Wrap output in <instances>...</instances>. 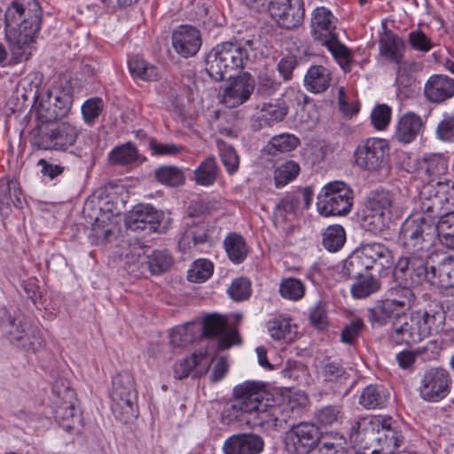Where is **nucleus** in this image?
I'll return each mask as SVG.
<instances>
[{"instance_id":"obj_51","label":"nucleus","mask_w":454,"mask_h":454,"mask_svg":"<svg viewBox=\"0 0 454 454\" xmlns=\"http://www.w3.org/2000/svg\"><path fill=\"white\" fill-rule=\"evenodd\" d=\"M155 177L160 184L176 187L184 183V175L183 171L172 165H166L158 168L155 170Z\"/></svg>"},{"instance_id":"obj_49","label":"nucleus","mask_w":454,"mask_h":454,"mask_svg":"<svg viewBox=\"0 0 454 454\" xmlns=\"http://www.w3.org/2000/svg\"><path fill=\"white\" fill-rule=\"evenodd\" d=\"M430 351V355H427L426 358L429 359L434 357L438 353V345L434 340L429 341L425 347L419 348L415 351H402L396 355V361L400 367L403 369L410 368L415 362L416 356L423 355L427 351Z\"/></svg>"},{"instance_id":"obj_59","label":"nucleus","mask_w":454,"mask_h":454,"mask_svg":"<svg viewBox=\"0 0 454 454\" xmlns=\"http://www.w3.org/2000/svg\"><path fill=\"white\" fill-rule=\"evenodd\" d=\"M213 263L207 259H199L193 262L188 270L187 278L191 282H204L213 274Z\"/></svg>"},{"instance_id":"obj_43","label":"nucleus","mask_w":454,"mask_h":454,"mask_svg":"<svg viewBox=\"0 0 454 454\" xmlns=\"http://www.w3.org/2000/svg\"><path fill=\"white\" fill-rule=\"evenodd\" d=\"M435 224V232L441 243L448 248H454V211L442 213Z\"/></svg>"},{"instance_id":"obj_6","label":"nucleus","mask_w":454,"mask_h":454,"mask_svg":"<svg viewBox=\"0 0 454 454\" xmlns=\"http://www.w3.org/2000/svg\"><path fill=\"white\" fill-rule=\"evenodd\" d=\"M394 263L391 251L383 244L363 245L344 262L342 272L349 278H356L374 270L379 273Z\"/></svg>"},{"instance_id":"obj_37","label":"nucleus","mask_w":454,"mask_h":454,"mask_svg":"<svg viewBox=\"0 0 454 454\" xmlns=\"http://www.w3.org/2000/svg\"><path fill=\"white\" fill-rule=\"evenodd\" d=\"M400 284L403 286H396L391 287L387 293V299L391 301V302L400 310V312L403 313L406 310H409L415 302L416 296L413 291L410 288V286H417L416 284L411 283H404L400 279H396Z\"/></svg>"},{"instance_id":"obj_61","label":"nucleus","mask_w":454,"mask_h":454,"mask_svg":"<svg viewBox=\"0 0 454 454\" xmlns=\"http://www.w3.org/2000/svg\"><path fill=\"white\" fill-rule=\"evenodd\" d=\"M345 371L340 364L324 361L317 369V377L325 382H333L343 377Z\"/></svg>"},{"instance_id":"obj_41","label":"nucleus","mask_w":454,"mask_h":454,"mask_svg":"<svg viewBox=\"0 0 454 454\" xmlns=\"http://www.w3.org/2000/svg\"><path fill=\"white\" fill-rule=\"evenodd\" d=\"M219 174V167L214 157L204 160L193 171L194 182L201 186H210L215 184Z\"/></svg>"},{"instance_id":"obj_46","label":"nucleus","mask_w":454,"mask_h":454,"mask_svg":"<svg viewBox=\"0 0 454 454\" xmlns=\"http://www.w3.org/2000/svg\"><path fill=\"white\" fill-rule=\"evenodd\" d=\"M138 157L137 147L130 142L114 147L108 154L110 163L114 165L132 164L138 160Z\"/></svg>"},{"instance_id":"obj_44","label":"nucleus","mask_w":454,"mask_h":454,"mask_svg":"<svg viewBox=\"0 0 454 454\" xmlns=\"http://www.w3.org/2000/svg\"><path fill=\"white\" fill-rule=\"evenodd\" d=\"M128 66L131 74L143 81H154L159 77L158 68L139 56L130 57Z\"/></svg>"},{"instance_id":"obj_21","label":"nucleus","mask_w":454,"mask_h":454,"mask_svg":"<svg viewBox=\"0 0 454 454\" xmlns=\"http://www.w3.org/2000/svg\"><path fill=\"white\" fill-rule=\"evenodd\" d=\"M265 393L266 385L262 381L247 380L239 384L233 388L232 408L248 414L260 405Z\"/></svg>"},{"instance_id":"obj_5","label":"nucleus","mask_w":454,"mask_h":454,"mask_svg":"<svg viewBox=\"0 0 454 454\" xmlns=\"http://www.w3.org/2000/svg\"><path fill=\"white\" fill-rule=\"evenodd\" d=\"M121 189V187L112 184L105 185L90 200L86 201L84 211L92 207H98L99 210L94 217L91 233L89 236L91 244H106L113 234L114 219L120 214L118 193Z\"/></svg>"},{"instance_id":"obj_26","label":"nucleus","mask_w":454,"mask_h":454,"mask_svg":"<svg viewBox=\"0 0 454 454\" xmlns=\"http://www.w3.org/2000/svg\"><path fill=\"white\" fill-rule=\"evenodd\" d=\"M161 214L150 205H140L134 207L125 219L126 227L131 231H155Z\"/></svg>"},{"instance_id":"obj_11","label":"nucleus","mask_w":454,"mask_h":454,"mask_svg":"<svg viewBox=\"0 0 454 454\" xmlns=\"http://www.w3.org/2000/svg\"><path fill=\"white\" fill-rule=\"evenodd\" d=\"M111 399L112 411L118 419L128 423L137 417V395L130 373L121 372L114 378Z\"/></svg>"},{"instance_id":"obj_2","label":"nucleus","mask_w":454,"mask_h":454,"mask_svg":"<svg viewBox=\"0 0 454 454\" xmlns=\"http://www.w3.org/2000/svg\"><path fill=\"white\" fill-rule=\"evenodd\" d=\"M435 218L426 212H420L415 203L413 214L402 224L399 241L406 255L400 257L394 270V277L403 280L415 267L414 262L430 258L435 234Z\"/></svg>"},{"instance_id":"obj_19","label":"nucleus","mask_w":454,"mask_h":454,"mask_svg":"<svg viewBox=\"0 0 454 454\" xmlns=\"http://www.w3.org/2000/svg\"><path fill=\"white\" fill-rule=\"evenodd\" d=\"M200 329V336L218 337L217 347L221 350L228 349L241 341L236 327L229 326L226 318L218 314L205 317Z\"/></svg>"},{"instance_id":"obj_64","label":"nucleus","mask_w":454,"mask_h":454,"mask_svg":"<svg viewBox=\"0 0 454 454\" xmlns=\"http://www.w3.org/2000/svg\"><path fill=\"white\" fill-rule=\"evenodd\" d=\"M435 135L441 141L454 142V114H443L442 119L436 127Z\"/></svg>"},{"instance_id":"obj_20","label":"nucleus","mask_w":454,"mask_h":454,"mask_svg":"<svg viewBox=\"0 0 454 454\" xmlns=\"http://www.w3.org/2000/svg\"><path fill=\"white\" fill-rule=\"evenodd\" d=\"M267 9L272 19L287 29L300 26L305 12L302 0H270Z\"/></svg>"},{"instance_id":"obj_57","label":"nucleus","mask_w":454,"mask_h":454,"mask_svg":"<svg viewBox=\"0 0 454 454\" xmlns=\"http://www.w3.org/2000/svg\"><path fill=\"white\" fill-rule=\"evenodd\" d=\"M53 92L49 91L43 96L36 107L37 118L42 122H51L59 119Z\"/></svg>"},{"instance_id":"obj_33","label":"nucleus","mask_w":454,"mask_h":454,"mask_svg":"<svg viewBox=\"0 0 454 454\" xmlns=\"http://www.w3.org/2000/svg\"><path fill=\"white\" fill-rule=\"evenodd\" d=\"M247 415L246 421L251 427L277 426L278 421H283L281 406L267 405L263 400Z\"/></svg>"},{"instance_id":"obj_13","label":"nucleus","mask_w":454,"mask_h":454,"mask_svg":"<svg viewBox=\"0 0 454 454\" xmlns=\"http://www.w3.org/2000/svg\"><path fill=\"white\" fill-rule=\"evenodd\" d=\"M354 193L344 182L326 184L317 195V208L323 216L345 215L352 208Z\"/></svg>"},{"instance_id":"obj_63","label":"nucleus","mask_w":454,"mask_h":454,"mask_svg":"<svg viewBox=\"0 0 454 454\" xmlns=\"http://www.w3.org/2000/svg\"><path fill=\"white\" fill-rule=\"evenodd\" d=\"M392 110L386 104L376 106L371 113V121L372 126L378 130H384L389 125L391 121Z\"/></svg>"},{"instance_id":"obj_54","label":"nucleus","mask_w":454,"mask_h":454,"mask_svg":"<svg viewBox=\"0 0 454 454\" xmlns=\"http://www.w3.org/2000/svg\"><path fill=\"white\" fill-rule=\"evenodd\" d=\"M345 241L346 233L340 225H330L323 233V245L330 252L338 251L343 247Z\"/></svg>"},{"instance_id":"obj_24","label":"nucleus","mask_w":454,"mask_h":454,"mask_svg":"<svg viewBox=\"0 0 454 454\" xmlns=\"http://www.w3.org/2000/svg\"><path fill=\"white\" fill-rule=\"evenodd\" d=\"M174 51L183 58L192 57L200 49L202 40L199 29L190 25L177 27L171 35Z\"/></svg>"},{"instance_id":"obj_42","label":"nucleus","mask_w":454,"mask_h":454,"mask_svg":"<svg viewBox=\"0 0 454 454\" xmlns=\"http://www.w3.org/2000/svg\"><path fill=\"white\" fill-rule=\"evenodd\" d=\"M200 325L192 322L176 326L170 333V342L177 347L187 345L200 336Z\"/></svg>"},{"instance_id":"obj_1","label":"nucleus","mask_w":454,"mask_h":454,"mask_svg":"<svg viewBox=\"0 0 454 454\" xmlns=\"http://www.w3.org/2000/svg\"><path fill=\"white\" fill-rule=\"evenodd\" d=\"M42 9L37 0H14L4 15L5 39L10 44V64L28 60L40 29Z\"/></svg>"},{"instance_id":"obj_14","label":"nucleus","mask_w":454,"mask_h":454,"mask_svg":"<svg viewBox=\"0 0 454 454\" xmlns=\"http://www.w3.org/2000/svg\"><path fill=\"white\" fill-rule=\"evenodd\" d=\"M52 394L55 419L64 430L70 432L81 423V416L74 408V391L66 380L60 379L54 382Z\"/></svg>"},{"instance_id":"obj_47","label":"nucleus","mask_w":454,"mask_h":454,"mask_svg":"<svg viewBox=\"0 0 454 454\" xmlns=\"http://www.w3.org/2000/svg\"><path fill=\"white\" fill-rule=\"evenodd\" d=\"M305 292V285L299 278H285L279 283L278 293L286 300L298 301L304 297Z\"/></svg>"},{"instance_id":"obj_55","label":"nucleus","mask_w":454,"mask_h":454,"mask_svg":"<svg viewBox=\"0 0 454 454\" xmlns=\"http://www.w3.org/2000/svg\"><path fill=\"white\" fill-rule=\"evenodd\" d=\"M299 201L294 195H287L283 198L275 207L274 217L276 222L283 223L291 221L296 215Z\"/></svg>"},{"instance_id":"obj_7","label":"nucleus","mask_w":454,"mask_h":454,"mask_svg":"<svg viewBox=\"0 0 454 454\" xmlns=\"http://www.w3.org/2000/svg\"><path fill=\"white\" fill-rule=\"evenodd\" d=\"M247 54L241 47L231 42L222 43L215 46L205 58L206 71L215 81L231 78L233 71L244 67Z\"/></svg>"},{"instance_id":"obj_45","label":"nucleus","mask_w":454,"mask_h":454,"mask_svg":"<svg viewBox=\"0 0 454 454\" xmlns=\"http://www.w3.org/2000/svg\"><path fill=\"white\" fill-rule=\"evenodd\" d=\"M356 281L351 286V294L356 299H364L380 288V281L368 272L356 278Z\"/></svg>"},{"instance_id":"obj_29","label":"nucleus","mask_w":454,"mask_h":454,"mask_svg":"<svg viewBox=\"0 0 454 454\" xmlns=\"http://www.w3.org/2000/svg\"><path fill=\"white\" fill-rule=\"evenodd\" d=\"M262 449V439L253 434L232 435L225 440L223 446L225 454H259Z\"/></svg>"},{"instance_id":"obj_17","label":"nucleus","mask_w":454,"mask_h":454,"mask_svg":"<svg viewBox=\"0 0 454 454\" xmlns=\"http://www.w3.org/2000/svg\"><path fill=\"white\" fill-rule=\"evenodd\" d=\"M321 439V432L315 424L302 422L286 433L285 444L291 454H309L318 446Z\"/></svg>"},{"instance_id":"obj_40","label":"nucleus","mask_w":454,"mask_h":454,"mask_svg":"<svg viewBox=\"0 0 454 454\" xmlns=\"http://www.w3.org/2000/svg\"><path fill=\"white\" fill-rule=\"evenodd\" d=\"M288 109L289 104L281 97L262 106L260 119L267 125H273L284 120Z\"/></svg>"},{"instance_id":"obj_15","label":"nucleus","mask_w":454,"mask_h":454,"mask_svg":"<svg viewBox=\"0 0 454 454\" xmlns=\"http://www.w3.org/2000/svg\"><path fill=\"white\" fill-rule=\"evenodd\" d=\"M389 147L386 139L370 137L361 141L354 152L355 164L367 171H377L386 164Z\"/></svg>"},{"instance_id":"obj_30","label":"nucleus","mask_w":454,"mask_h":454,"mask_svg":"<svg viewBox=\"0 0 454 454\" xmlns=\"http://www.w3.org/2000/svg\"><path fill=\"white\" fill-rule=\"evenodd\" d=\"M405 43L403 40L393 31L384 29L379 38L380 55L387 60L400 64L403 59Z\"/></svg>"},{"instance_id":"obj_27","label":"nucleus","mask_w":454,"mask_h":454,"mask_svg":"<svg viewBox=\"0 0 454 454\" xmlns=\"http://www.w3.org/2000/svg\"><path fill=\"white\" fill-rule=\"evenodd\" d=\"M336 26L337 19L329 9L321 6L313 10L310 20V30L315 40L323 43L326 39L337 35Z\"/></svg>"},{"instance_id":"obj_52","label":"nucleus","mask_w":454,"mask_h":454,"mask_svg":"<svg viewBox=\"0 0 454 454\" xmlns=\"http://www.w3.org/2000/svg\"><path fill=\"white\" fill-rule=\"evenodd\" d=\"M322 44L328 49L333 57L343 69L349 67L352 60L351 51L338 40L337 35L333 38L326 39L322 43Z\"/></svg>"},{"instance_id":"obj_8","label":"nucleus","mask_w":454,"mask_h":454,"mask_svg":"<svg viewBox=\"0 0 454 454\" xmlns=\"http://www.w3.org/2000/svg\"><path fill=\"white\" fill-rule=\"evenodd\" d=\"M400 215L394 196L387 192H377L367 201L364 226L370 231L381 232Z\"/></svg>"},{"instance_id":"obj_39","label":"nucleus","mask_w":454,"mask_h":454,"mask_svg":"<svg viewBox=\"0 0 454 454\" xmlns=\"http://www.w3.org/2000/svg\"><path fill=\"white\" fill-rule=\"evenodd\" d=\"M223 247L228 258L233 263H241L247 256L248 247L246 240L237 232H231L225 237Z\"/></svg>"},{"instance_id":"obj_56","label":"nucleus","mask_w":454,"mask_h":454,"mask_svg":"<svg viewBox=\"0 0 454 454\" xmlns=\"http://www.w3.org/2000/svg\"><path fill=\"white\" fill-rule=\"evenodd\" d=\"M319 452L321 454H349L346 439L337 433H331L323 437Z\"/></svg>"},{"instance_id":"obj_60","label":"nucleus","mask_w":454,"mask_h":454,"mask_svg":"<svg viewBox=\"0 0 454 454\" xmlns=\"http://www.w3.org/2000/svg\"><path fill=\"white\" fill-rule=\"evenodd\" d=\"M426 172L429 176L443 180L442 176L448 170V161L442 154H430L425 157Z\"/></svg>"},{"instance_id":"obj_35","label":"nucleus","mask_w":454,"mask_h":454,"mask_svg":"<svg viewBox=\"0 0 454 454\" xmlns=\"http://www.w3.org/2000/svg\"><path fill=\"white\" fill-rule=\"evenodd\" d=\"M389 393L381 385L370 384L361 392L358 403L367 410L382 409L386 406Z\"/></svg>"},{"instance_id":"obj_53","label":"nucleus","mask_w":454,"mask_h":454,"mask_svg":"<svg viewBox=\"0 0 454 454\" xmlns=\"http://www.w3.org/2000/svg\"><path fill=\"white\" fill-rule=\"evenodd\" d=\"M306 403L307 396L302 392H288L282 395L281 403H278V406H281L283 421H286L296 410L304 406Z\"/></svg>"},{"instance_id":"obj_38","label":"nucleus","mask_w":454,"mask_h":454,"mask_svg":"<svg viewBox=\"0 0 454 454\" xmlns=\"http://www.w3.org/2000/svg\"><path fill=\"white\" fill-rule=\"evenodd\" d=\"M332 77L329 70L323 66H312L304 76V86L312 93H320L328 89Z\"/></svg>"},{"instance_id":"obj_18","label":"nucleus","mask_w":454,"mask_h":454,"mask_svg":"<svg viewBox=\"0 0 454 454\" xmlns=\"http://www.w3.org/2000/svg\"><path fill=\"white\" fill-rule=\"evenodd\" d=\"M450 385V373L445 369L433 367L420 376L418 391L424 401L437 403L448 395Z\"/></svg>"},{"instance_id":"obj_16","label":"nucleus","mask_w":454,"mask_h":454,"mask_svg":"<svg viewBox=\"0 0 454 454\" xmlns=\"http://www.w3.org/2000/svg\"><path fill=\"white\" fill-rule=\"evenodd\" d=\"M3 332L9 340L28 351L36 352L43 347V338L36 327L30 326L23 317H8L2 325Z\"/></svg>"},{"instance_id":"obj_10","label":"nucleus","mask_w":454,"mask_h":454,"mask_svg":"<svg viewBox=\"0 0 454 454\" xmlns=\"http://www.w3.org/2000/svg\"><path fill=\"white\" fill-rule=\"evenodd\" d=\"M420 212H426L434 218L446 211H454V182L443 178L435 186L426 184L415 202Z\"/></svg>"},{"instance_id":"obj_48","label":"nucleus","mask_w":454,"mask_h":454,"mask_svg":"<svg viewBox=\"0 0 454 454\" xmlns=\"http://www.w3.org/2000/svg\"><path fill=\"white\" fill-rule=\"evenodd\" d=\"M300 165L294 160H287L278 165L273 173L275 186L282 188L294 181L300 173Z\"/></svg>"},{"instance_id":"obj_22","label":"nucleus","mask_w":454,"mask_h":454,"mask_svg":"<svg viewBox=\"0 0 454 454\" xmlns=\"http://www.w3.org/2000/svg\"><path fill=\"white\" fill-rule=\"evenodd\" d=\"M184 231L179 239V248L183 252L209 242V225L199 216L189 214L184 218Z\"/></svg>"},{"instance_id":"obj_3","label":"nucleus","mask_w":454,"mask_h":454,"mask_svg":"<svg viewBox=\"0 0 454 454\" xmlns=\"http://www.w3.org/2000/svg\"><path fill=\"white\" fill-rule=\"evenodd\" d=\"M349 438L356 445H362L366 440L378 442L379 448L364 454H394L393 450L402 444L403 439L396 421L381 415L359 418L352 424Z\"/></svg>"},{"instance_id":"obj_12","label":"nucleus","mask_w":454,"mask_h":454,"mask_svg":"<svg viewBox=\"0 0 454 454\" xmlns=\"http://www.w3.org/2000/svg\"><path fill=\"white\" fill-rule=\"evenodd\" d=\"M412 272L403 281L406 284L420 285L427 282L439 288H449L454 286V256H445L435 266H428V260H417L413 264Z\"/></svg>"},{"instance_id":"obj_31","label":"nucleus","mask_w":454,"mask_h":454,"mask_svg":"<svg viewBox=\"0 0 454 454\" xmlns=\"http://www.w3.org/2000/svg\"><path fill=\"white\" fill-rule=\"evenodd\" d=\"M425 95L433 103H441L454 96V80L447 75H432L425 84Z\"/></svg>"},{"instance_id":"obj_34","label":"nucleus","mask_w":454,"mask_h":454,"mask_svg":"<svg viewBox=\"0 0 454 454\" xmlns=\"http://www.w3.org/2000/svg\"><path fill=\"white\" fill-rule=\"evenodd\" d=\"M267 329L270 337L275 340L286 343L294 341L297 334V326L289 317L278 316L270 320Z\"/></svg>"},{"instance_id":"obj_50","label":"nucleus","mask_w":454,"mask_h":454,"mask_svg":"<svg viewBox=\"0 0 454 454\" xmlns=\"http://www.w3.org/2000/svg\"><path fill=\"white\" fill-rule=\"evenodd\" d=\"M299 144L300 139L295 135L282 133L270 139L268 145V152L273 155L289 153L294 150Z\"/></svg>"},{"instance_id":"obj_62","label":"nucleus","mask_w":454,"mask_h":454,"mask_svg":"<svg viewBox=\"0 0 454 454\" xmlns=\"http://www.w3.org/2000/svg\"><path fill=\"white\" fill-rule=\"evenodd\" d=\"M227 291L230 297L236 301L247 300L251 295V282L247 278H236Z\"/></svg>"},{"instance_id":"obj_58","label":"nucleus","mask_w":454,"mask_h":454,"mask_svg":"<svg viewBox=\"0 0 454 454\" xmlns=\"http://www.w3.org/2000/svg\"><path fill=\"white\" fill-rule=\"evenodd\" d=\"M217 146L221 161L226 171L230 175L236 173L239 168V159L235 149L231 145L223 141H218Z\"/></svg>"},{"instance_id":"obj_23","label":"nucleus","mask_w":454,"mask_h":454,"mask_svg":"<svg viewBox=\"0 0 454 454\" xmlns=\"http://www.w3.org/2000/svg\"><path fill=\"white\" fill-rule=\"evenodd\" d=\"M127 263L134 268L131 271L142 270L146 266L151 273L160 274L166 271L172 264V258L165 252L154 251L146 255L143 247H134L126 256Z\"/></svg>"},{"instance_id":"obj_4","label":"nucleus","mask_w":454,"mask_h":454,"mask_svg":"<svg viewBox=\"0 0 454 454\" xmlns=\"http://www.w3.org/2000/svg\"><path fill=\"white\" fill-rule=\"evenodd\" d=\"M444 316L442 312L416 310L400 317L393 324L389 339L396 345L411 346L442 329Z\"/></svg>"},{"instance_id":"obj_32","label":"nucleus","mask_w":454,"mask_h":454,"mask_svg":"<svg viewBox=\"0 0 454 454\" xmlns=\"http://www.w3.org/2000/svg\"><path fill=\"white\" fill-rule=\"evenodd\" d=\"M253 91V81L247 76H239L224 90L223 102L228 107L238 106L246 102Z\"/></svg>"},{"instance_id":"obj_9","label":"nucleus","mask_w":454,"mask_h":454,"mask_svg":"<svg viewBox=\"0 0 454 454\" xmlns=\"http://www.w3.org/2000/svg\"><path fill=\"white\" fill-rule=\"evenodd\" d=\"M79 134L76 125L64 121L35 129L31 143L41 150L65 152L75 144Z\"/></svg>"},{"instance_id":"obj_25","label":"nucleus","mask_w":454,"mask_h":454,"mask_svg":"<svg viewBox=\"0 0 454 454\" xmlns=\"http://www.w3.org/2000/svg\"><path fill=\"white\" fill-rule=\"evenodd\" d=\"M212 356L207 350L195 352L176 363L173 367L174 377L183 380L187 377L199 378L205 375L212 363Z\"/></svg>"},{"instance_id":"obj_28","label":"nucleus","mask_w":454,"mask_h":454,"mask_svg":"<svg viewBox=\"0 0 454 454\" xmlns=\"http://www.w3.org/2000/svg\"><path fill=\"white\" fill-rule=\"evenodd\" d=\"M426 120L413 112L403 114L398 120L394 137L403 145H409L423 132Z\"/></svg>"},{"instance_id":"obj_36","label":"nucleus","mask_w":454,"mask_h":454,"mask_svg":"<svg viewBox=\"0 0 454 454\" xmlns=\"http://www.w3.org/2000/svg\"><path fill=\"white\" fill-rule=\"evenodd\" d=\"M400 310L387 298L377 301L368 309V319L372 326H383L387 325L393 317H400Z\"/></svg>"}]
</instances>
